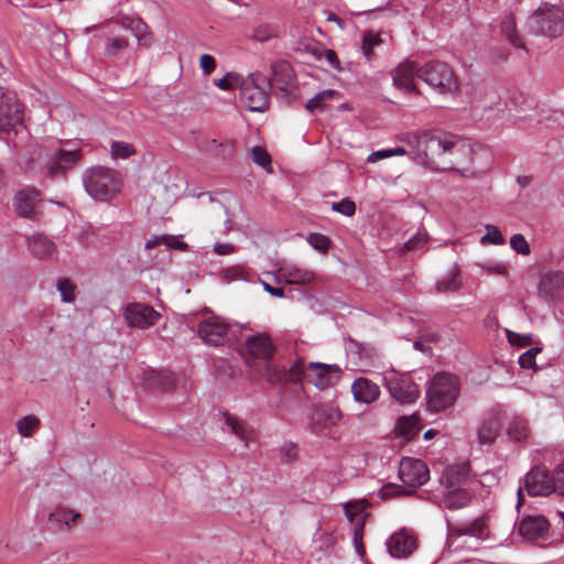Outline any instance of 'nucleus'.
<instances>
[{"label": "nucleus", "mask_w": 564, "mask_h": 564, "mask_svg": "<svg viewBox=\"0 0 564 564\" xmlns=\"http://www.w3.org/2000/svg\"><path fill=\"white\" fill-rule=\"evenodd\" d=\"M419 421L420 417L416 414L400 417L395 426L397 434L408 440L413 438L420 430Z\"/></svg>", "instance_id": "nucleus-35"}, {"label": "nucleus", "mask_w": 564, "mask_h": 564, "mask_svg": "<svg viewBox=\"0 0 564 564\" xmlns=\"http://www.w3.org/2000/svg\"><path fill=\"white\" fill-rule=\"evenodd\" d=\"M83 158L79 149H58L52 153L37 154L36 161L39 169L45 171L48 176L63 175L67 170L76 165Z\"/></svg>", "instance_id": "nucleus-10"}, {"label": "nucleus", "mask_w": 564, "mask_h": 564, "mask_svg": "<svg viewBox=\"0 0 564 564\" xmlns=\"http://www.w3.org/2000/svg\"><path fill=\"white\" fill-rule=\"evenodd\" d=\"M539 296L544 301H557L564 296V272L544 274L538 286Z\"/></svg>", "instance_id": "nucleus-20"}, {"label": "nucleus", "mask_w": 564, "mask_h": 564, "mask_svg": "<svg viewBox=\"0 0 564 564\" xmlns=\"http://www.w3.org/2000/svg\"><path fill=\"white\" fill-rule=\"evenodd\" d=\"M384 383L391 397L400 403L414 402L420 394L417 384L410 378L399 376L394 371L384 377Z\"/></svg>", "instance_id": "nucleus-11"}, {"label": "nucleus", "mask_w": 564, "mask_h": 564, "mask_svg": "<svg viewBox=\"0 0 564 564\" xmlns=\"http://www.w3.org/2000/svg\"><path fill=\"white\" fill-rule=\"evenodd\" d=\"M399 477L405 486L415 488L430 479V469L421 459L403 457L399 466Z\"/></svg>", "instance_id": "nucleus-12"}, {"label": "nucleus", "mask_w": 564, "mask_h": 564, "mask_svg": "<svg viewBox=\"0 0 564 564\" xmlns=\"http://www.w3.org/2000/svg\"><path fill=\"white\" fill-rule=\"evenodd\" d=\"M235 250L231 243H217L214 246V251L220 256H227L232 253Z\"/></svg>", "instance_id": "nucleus-62"}, {"label": "nucleus", "mask_w": 564, "mask_h": 564, "mask_svg": "<svg viewBox=\"0 0 564 564\" xmlns=\"http://www.w3.org/2000/svg\"><path fill=\"white\" fill-rule=\"evenodd\" d=\"M502 427V411L499 408L492 409L482 417L477 429V440L480 445L491 446L498 437Z\"/></svg>", "instance_id": "nucleus-17"}, {"label": "nucleus", "mask_w": 564, "mask_h": 564, "mask_svg": "<svg viewBox=\"0 0 564 564\" xmlns=\"http://www.w3.org/2000/svg\"><path fill=\"white\" fill-rule=\"evenodd\" d=\"M229 324L218 316H212L199 323L198 334L206 345L221 346L228 339Z\"/></svg>", "instance_id": "nucleus-13"}, {"label": "nucleus", "mask_w": 564, "mask_h": 564, "mask_svg": "<svg viewBox=\"0 0 564 564\" xmlns=\"http://www.w3.org/2000/svg\"><path fill=\"white\" fill-rule=\"evenodd\" d=\"M333 209L345 216H352L356 212V205L351 199L344 198L338 203H334Z\"/></svg>", "instance_id": "nucleus-55"}, {"label": "nucleus", "mask_w": 564, "mask_h": 564, "mask_svg": "<svg viewBox=\"0 0 564 564\" xmlns=\"http://www.w3.org/2000/svg\"><path fill=\"white\" fill-rule=\"evenodd\" d=\"M462 285V282L459 280V270L458 268H454L451 273L436 283V292L437 293H447V292H455L457 291Z\"/></svg>", "instance_id": "nucleus-38"}, {"label": "nucleus", "mask_w": 564, "mask_h": 564, "mask_svg": "<svg viewBox=\"0 0 564 564\" xmlns=\"http://www.w3.org/2000/svg\"><path fill=\"white\" fill-rule=\"evenodd\" d=\"M22 105L15 97L4 94L0 89V130L15 128L23 122Z\"/></svg>", "instance_id": "nucleus-16"}, {"label": "nucleus", "mask_w": 564, "mask_h": 564, "mask_svg": "<svg viewBox=\"0 0 564 564\" xmlns=\"http://www.w3.org/2000/svg\"><path fill=\"white\" fill-rule=\"evenodd\" d=\"M419 78L440 94H454L459 90V82L454 69L444 62L425 63L421 66Z\"/></svg>", "instance_id": "nucleus-7"}, {"label": "nucleus", "mask_w": 564, "mask_h": 564, "mask_svg": "<svg viewBox=\"0 0 564 564\" xmlns=\"http://www.w3.org/2000/svg\"><path fill=\"white\" fill-rule=\"evenodd\" d=\"M217 87L223 90H230L232 88L231 75L226 74L221 79L216 83Z\"/></svg>", "instance_id": "nucleus-64"}, {"label": "nucleus", "mask_w": 564, "mask_h": 564, "mask_svg": "<svg viewBox=\"0 0 564 564\" xmlns=\"http://www.w3.org/2000/svg\"><path fill=\"white\" fill-rule=\"evenodd\" d=\"M253 161L262 167L270 165L271 158L267 150L262 147H254L252 149Z\"/></svg>", "instance_id": "nucleus-56"}, {"label": "nucleus", "mask_w": 564, "mask_h": 564, "mask_svg": "<svg viewBox=\"0 0 564 564\" xmlns=\"http://www.w3.org/2000/svg\"><path fill=\"white\" fill-rule=\"evenodd\" d=\"M339 96L340 94L337 90H323L315 95L313 98L308 99L305 105V108L310 112L324 111L328 108V101L333 100L334 98H339Z\"/></svg>", "instance_id": "nucleus-32"}, {"label": "nucleus", "mask_w": 564, "mask_h": 564, "mask_svg": "<svg viewBox=\"0 0 564 564\" xmlns=\"http://www.w3.org/2000/svg\"><path fill=\"white\" fill-rule=\"evenodd\" d=\"M160 314L150 305L131 303L124 308V319L131 327L147 328L159 319Z\"/></svg>", "instance_id": "nucleus-18"}, {"label": "nucleus", "mask_w": 564, "mask_h": 564, "mask_svg": "<svg viewBox=\"0 0 564 564\" xmlns=\"http://www.w3.org/2000/svg\"><path fill=\"white\" fill-rule=\"evenodd\" d=\"M550 523L543 516H528L519 524V533L528 540L542 544L546 541Z\"/></svg>", "instance_id": "nucleus-19"}, {"label": "nucleus", "mask_w": 564, "mask_h": 564, "mask_svg": "<svg viewBox=\"0 0 564 564\" xmlns=\"http://www.w3.org/2000/svg\"><path fill=\"white\" fill-rule=\"evenodd\" d=\"M340 373L341 370L336 365L311 362L305 366L301 359L295 360L289 370L291 380H305L322 390L334 386L339 380Z\"/></svg>", "instance_id": "nucleus-5"}, {"label": "nucleus", "mask_w": 564, "mask_h": 564, "mask_svg": "<svg viewBox=\"0 0 564 564\" xmlns=\"http://www.w3.org/2000/svg\"><path fill=\"white\" fill-rule=\"evenodd\" d=\"M552 476L554 481V492L564 496V464L560 465Z\"/></svg>", "instance_id": "nucleus-57"}, {"label": "nucleus", "mask_w": 564, "mask_h": 564, "mask_svg": "<svg viewBox=\"0 0 564 564\" xmlns=\"http://www.w3.org/2000/svg\"><path fill=\"white\" fill-rule=\"evenodd\" d=\"M134 154V149L131 144L120 141H115L111 144V155L115 159H128Z\"/></svg>", "instance_id": "nucleus-44"}, {"label": "nucleus", "mask_w": 564, "mask_h": 564, "mask_svg": "<svg viewBox=\"0 0 564 564\" xmlns=\"http://www.w3.org/2000/svg\"><path fill=\"white\" fill-rule=\"evenodd\" d=\"M274 346L268 334H256L246 338L241 350L246 362L252 367L259 361L262 366L257 370V375L264 377L270 381L280 379L282 370L272 365L270 358L273 356Z\"/></svg>", "instance_id": "nucleus-2"}, {"label": "nucleus", "mask_w": 564, "mask_h": 564, "mask_svg": "<svg viewBox=\"0 0 564 564\" xmlns=\"http://www.w3.org/2000/svg\"><path fill=\"white\" fill-rule=\"evenodd\" d=\"M271 80L260 74L253 73L246 78L240 87V101L250 111L263 112L270 105Z\"/></svg>", "instance_id": "nucleus-6"}, {"label": "nucleus", "mask_w": 564, "mask_h": 564, "mask_svg": "<svg viewBox=\"0 0 564 564\" xmlns=\"http://www.w3.org/2000/svg\"><path fill=\"white\" fill-rule=\"evenodd\" d=\"M308 242L314 249L323 253H326L332 245L330 239L322 234H312L308 237Z\"/></svg>", "instance_id": "nucleus-46"}, {"label": "nucleus", "mask_w": 564, "mask_h": 564, "mask_svg": "<svg viewBox=\"0 0 564 564\" xmlns=\"http://www.w3.org/2000/svg\"><path fill=\"white\" fill-rule=\"evenodd\" d=\"M221 147L218 148L217 155L223 159L229 158L235 151V142L232 140L220 141Z\"/></svg>", "instance_id": "nucleus-60"}, {"label": "nucleus", "mask_w": 564, "mask_h": 564, "mask_svg": "<svg viewBox=\"0 0 564 564\" xmlns=\"http://www.w3.org/2000/svg\"><path fill=\"white\" fill-rule=\"evenodd\" d=\"M531 497H543L554 492L553 476L544 466L533 467L524 477L523 486L517 491V509L524 503L523 490Z\"/></svg>", "instance_id": "nucleus-9"}, {"label": "nucleus", "mask_w": 564, "mask_h": 564, "mask_svg": "<svg viewBox=\"0 0 564 564\" xmlns=\"http://www.w3.org/2000/svg\"><path fill=\"white\" fill-rule=\"evenodd\" d=\"M500 33L513 47L527 51L524 37L519 32L516 17L512 13L501 20Z\"/></svg>", "instance_id": "nucleus-29"}, {"label": "nucleus", "mask_w": 564, "mask_h": 564, "mask_svg": "<svg viewBox=\"0 0 564 564\" xmlns=\"http://www.w3.org/2000/svg\"><path fill=\"white\" fill-rule=\"evenodd\" d=\"M542 348L533 347L519 357V365L523 369H535V357Z\"/></svg>", "instance_id": "nucleus-45"}, {"label": "nucleus", "mask_w": 564, "mask_h": 564, "mask_svg": "<svg viewBox=\"0 0 564 564\" xmlns=\"http://www.w3.org/2000/svg\"><path fill=\"white\" fill-rule=\"evenodd\" d=\"M487 234L481 238V243H492V245H502L505 243V238L499 231V229L495 226L488 225Z\"/></svg>", "instance_id": "nucleus-51"}, {"label": "nucleus", "mask_w": 564, "mask_h": 564, "mask_svg": "<svg viewBox=\"0 0 564 564\" xmlns=\"http://www.w3.org/2000/svg\"><path fill=\"white\" fill-rule=\"evenodd\" d=\"M412 138L415 141L417 151L427 160L432 161L447 153L453 155V159L449 161L451 170H455L457 165L471 160L473 151L469 144L455 135L444 132L431 133L422 131L414 133Z\"/></svg>", "instance_id": "nucleus-1"}, {"label": "nucleus", "mask_w": 564, "mask_h": 564, "mask_svg": "<svg viewBox=\"0 0 564 564\" xmlns=\"http://www.w3.org/2000/svg\"><path fill=\"white\" fill-rule=\"evenodd\" d=\"M404 154H405V150L401 147L394 148V149H388V150H380V151H376V152H372L371 154H369L368 162L375 163L379 160L388 159V158H391L394 155H404Z\"/></svg>", "instance_id": "nucleus-48"}, {"label": "nucleus", "mask_w": 564, "mask_h": 564, "mask_svg": "<svg viewBox=\"0 0 564 564\" xmlns=\"http://www.w3.org/2000/svg\"><path fill=\"white\" fill-rule=\"evenodd\" d=\"M506 333H507L508 341L512 346L525 347V346H529L532 344V338L530 335H522V334H519V333H516V332H512L509 329H507Z\"/></svg>", "instance_id": "nucleus-53"}, {"label": "nucleus", "mask_w": 564, "mask_h": 564, "mask_svg": "<svg viewBox=\"0 0 564 564\" xmlns=\"http://www.w3.org/2000/svg\"><path fill=\"white\" fill-rule=\"evenodd\" d=\"M508 435L511 440L520 442L529 436V426L524 419L516 416L508 426Z\"/></svg>", "instance_id": "nucleus-39"}, {"label": "nucleus", "mask_w": 564, "mask_h": 564, "mask_svg": "<svg viewBox=\"0 0 564 564\" xmlns=\"http://www.w3.org/2000/svg\"><path fill=\"white\" fill-rule=\"evenodd\" d=\"M458 393L454 376L437 373L427 390V404L432 411L438 412L452 406Z\"/></svg>", "instance_id": "nucleus-8"}, {"label": "nucleus", "mask_w": 564, "mask_h": 564, "mask_svg": "<svg viewBox=\"0 0 564 564\" xmlns=\"http://www.w3.org/2000/svg\"><path fill=\"white\" fill-rule=\"evenodd\" d=\"M451 491L444 497L443 505L451 510L460 509L469 503L470 496L460 488H449Z\"/></svg>", "instance_id": "nucleus-36"}, {"label": "nucleus", "mask_w": 564, "mask_h": 564, "mask_svg": "<svg viewBox=\"0 0 564 564\" xmlns=\"http://www.w3.org/2000/svg\"><path fill=\"white\" fill-rule=\"evenodd\" d=\"M489 520L488 517L481 516L471 522H459L448 524V538L457 539L463 535H469L479 540L489 538Z\"/></svg>", "instance_id": "nucleus-15"}, {"label": "nucleus", "mask_w": 564, "mask_h": 564, "mask_svg": "<svg viewBox=\"0 0 564 564\" xmlns=\"http://www.w3.org/2000/svg\"><path fill=\"white\" fill-rule=\"evenodd\" d=\"M398 492L399 487L397 485L387 484L380 489L379 495L382 499H389L394 497Z\"/></svg>", "instance_id": "nucleus-61"}, {"label": "nucleus", "mask_w": 564, "mask_h": 564, "mask_svg": "<svg viewBox=\"0 0 564 564\" xmlns=\"http://www.w3.org/2000/svg\"><path fill=\"white\" fill-rule=\"evenodd\" d=\"M281 458L282 460L290 463L295 459L297 455V446L293 443H285L281 449Z\"/></svg>", "instance_id": "nucleus-59"}, {"label": "nucleus", "mask_w": 564, "mask_h": 564, "mask_svg": "<svg viewBox=\"0 0 564 564\" xmlns=\"http://www.w3.org/2000/svg\"><path fill=\"white\" fill-rule=\"evenodd\" d=\"M416 539L406 530H400L392 534L388 541V551L397 558L408 557L416 549Z\"/></svg>", "instance_id": "nucleus-22"}, {"label": "nucleus", "mask_w": 564, "mask_h": 564, "mask_svg": "<svg viewBox=\"0 0 564 564\" xmlns=\"http://www.w3.org/2000/svg\"><path fill=\"white\" fill-rule=\"evenodd\" d=\"M26 246L32 256L39 259H52L57 253L56 245L39 232L28 237Z\"/></svg>", "instance_id": "nucleus-26"}, {"label": "nucleus", "mask_w": 564, "mask_h": 564, "mask_svg": "<svg viewBox=\"0 0 564 564\" xmlns=\"http://www.w3.org/2000/svg\"><path fill=\"white\" fill-rule=\"evenodd\" d=\"M145 251L149 257L164 261L172 258V251L176 249V236L160 235L145 242Z\"/></svg>", "instance_id": "nucleus-23"}, {"label": "nucleus", "mask_w": 564, "mask_h": 564, "mask_svg": "<svg viewBox=\"0 0 564 564\" xmlns=\"http://www.w3.org/2000/svg\"><path fill=\"white\" fill-rule=\"evenodd\" d=\"M382 40L380 34L373 33L372 31H367L362 35L361 41V51L367 59H371L373 56L375 47L381 45Z\"/></svg>", "instance_id": "nucleus-40"}, {"label": "nucleus", "mask_w": 564, "mask_h": 564, "mask_svg": "<svg viewBox=\"0 0 564 564\" xmlns=\"http://www.w3.org/2000/svg\"><path fill=\"white\" fill-rule=\"evenodd\" d=\"M117 22L134 35L140 46L150 45L151 40L148 34V25L140 18L122 17Z\"/></svg>", "instance_id": "nucleus-31"}, {"label": "nucleus", "mask_w": 564, "mask_h": 564, "mask_svg": "<svg viewBox=\"0 0 564 564\" xmlns=\"http://www.w3.org/2000/svg\"><path fill=\"white\" fill-rule=\"evenodd\" d=\"M224 422L230 432L239 438L246 447H249V444L256 440L257 433L253 427L236 415L225 413Z\"/></svg>", "instance_id": "nucleus-27"}, {"label": "nucleus", "mask_w": 564, "mask_h": 564, "mask_svg": "<svg viewBox=\"0 0 564 564\" xmlns=\"http://www.w3.org/2000/svg\"><path fill=\"white\" fill-rule=\"evenodd\" d=\"M56 289L61 294V299L64 303H73L75 301V285L70 280L61 278L57 281Z\"/></svg>", "instance_id": "nucleus-43"}, {"label": "nucleus", "mask_w": 564, "mask_h": 564, "mask_svg": "<svg viewBox=\"0 0 564 564\" xmlns=\"http://www.w3.org/2000/svg\"><path fill=\"white\" fill-rule=\"evenodd\" d=\"M83 185L94 200L109 202L120 193L122 181L117 171L95 166L84 172Z\"/></svg>", "instance_id": "nucleus-3"}, {"label": "nucleus", "mask_w": 564, "mask_h": 564, "mask_svg": "<svg viewBox=\"0 0 564 564\" xmlns=\"http://www.w3.org/2000/svg\"><path fill=\"white\" fill-rule=\"evenodd\" d=\"M469 473L467 464L451 466L444 474V480L448 488H459Z\"/></svg>", "instance_id": "nucleus-34"}, {"label": "nucleus", "mask_w": 564, "mask_h": 564, "mask_svg": "<svg viewBox=\"0 0 564 564\" xmlns=\"http://www.w3.org/2000/svg\"><path fill=\"white\" fill-rule=\"evenodd\" d=\"M193 142L196 147L206 152H213L217 155L218 148L221 147L220 141L210 138L203 132H193Z\"/></svg>", "instance_id": "nucleus-41"}, {"label": "nucleus", "mask_w": 564, "mask_h": 564, "mask_svg": "<svg viewBox=\"0 0 564 564\" xmlns=\"http://www.w3.org/2000/svg\"><path fill=\"white\" fill-rule=\"evenodd\" d=\"M142 386L150 391L166 390L170 386L165 376L154 369L143 371Z\"/></svg>", "instance_id": "nucleus-33"}, {"label": "nucleus", "mask_w": 564, "mask_h": 564, "mask_svg": "<svg viewBox=\"0 0 564 564\" xmlns=\"http://www.w3.org/2000/svg\"><path fill=\"white\" fill-rule=\"evenodd\" d=\"M41 202V194L37 189L26 187L19 191L14 196L17 213L24 218H34L37 204Z\"/></svg>", "instance_id": "nucleus-24"}, {"label": "nucleus", "mask_w": 564, "mask_h": 564, "mask_svg": "<svg viewBox=\"0 0 564 564\" xmlns=\"http://www.w3.org/2000/svg\"><path fill=\"white\" fill-rule=\"evenodd\" d=\"M325 59L328 62V64L335 68H338L339 59L337 57V54L333 50H326L324 52Z\"/></svg>", "instance_id": "nucleus-63"}, {"label": "nucleus", "mask_w": 564, "mask_h": 564, "mask_svg": "<svg viewBox=\"0 0 564 564\" xmlns=\"http://www.w3.org/2000/svg\"><path fill=\"white\" fill-rule=\"evenodd\" d=\"M78 517L79 513L61 509L51 513L50 519L55 522L64 523L68 527L72 522H75Z\"/></svg>", "instance_id": "nucleus-50"}, {"label": "nucleus", "mask_w": 564, "mask_h": 564, "mask_svg": "<svg viewBox=\"0 0 564 564\" xmlns=\"http://www.w3.org/2000/svg\"><path fill=\"white\" fill-rule=\"evenodd\" d=\"M341 413L337 408L323 405L315 408L312 414V425L315 431H322L338 423Z\"/></svg>", "instance_id": "nucleus-28"}, {"label": "nucleus", "mask_w": 564, "mask_h": 564, "mask_svg": "<svg viewBox=\"0 0 564 564\" xmlns=\"http://www.w3.org/2000/svg\"><path fill=\"white\" fill-rule=\"evenodd\" d=\"M510 246L516 252L520 254L527 256L530 253V246L525 238L520 234H516L511 237Z\"/></svg>", "instance_id": "nucleus-52"}, {"label": "nucleus", "mask_w": 564, "mask_h": 564, "mask_svg": "<svg viewBox=\"0 0 564 564\" xmlns=\"http://www.w3.org/2000/svg\"><path fill=\"white\" fill-rule=\"evenodd\" d=\"M427 242V234L426 232H417L414 237L409 239L403 247L404 251H415L423 249Z\"/></svg>", "instance_id": "nucleus-49"}, {"label": "nucleus", "mask_w": 564, "mask_h": 564, "mask_svg": "<svg viewBox=\"0 0 564 564\" xmlns=\"http://www.w3.org/2000/svg\"><path fill=\"white\" fill-rule=\"evenodd\" d=\"M421 66L412 61L400 63L392 72L393 85L406 93L420 95L421 91L415 84V77L419 78Z\"/></svg>", "instance_id": "nucleus-14"}, {"label": "nucleus", "mask_w": 564, "mask_h": 564, "mask_svg": "<svg viewBox=\"0 0 564 564\" xmlns=\"http://www.w3.org/2000/svg\"><path fill=\"white\" fill-rule=\"evenodd\" d=\"M127 46V41L121 37H107L105 54L108 56H113L122 51Z\"/></svg>", "instance_id": "nucleus-47"}, {"label": "nucleus", "mask_w": 564, "mask_h": 564, "mask_svg": "<svg viewBox=\"0 0 564 564\" xmlns=\"http://www.w3.org/2000/svg\"><path fill=\"white\" fill-rule=\"evenodd\" d=\"M275 36V30L269 24H262L253 30V39L259 42H265Z\"/></svg>", "instance_id": "nucleus-54"}, {"label": "nucleus", "mask_w": 564, "mask_h": 564, "mask_svg": "<svg viewBox=\"0 0 564 564\" xmlns=\"http://www.w3.org/2000/svg\"><path fill=\"white\" fill-rule=\"evenodd\" d=\"M279 275L288 284H310L315 280V273L308 269L295 264H286L279 270Z\"/></svg>", "instance_id": "nucleus-30"}, {"label": "nucleus", "mask_w": 564, "mask_h": 564, "mask_svg": "<svg viewBox=\"0 0 564 564\" xmlns=\"http://www.w3.org/2000/svg\"><path fill=\"white\" fill-rule=\"evenodd\" d=\"M40 420L34 415H26L17 423L18 432L23 437L32 435L33 431L39 426Z\"/></svg>", "instance_id": "nucleus-42"}, {"label": "nucleus", "mask_w": 564, "mask_h": 564, "mask_svg": "<svg viewBox=\"0 0 564 564\" xmlns=\"http://www.w3.org/2000/svg\"><path fill=\"white\" fill-rule=\"evenodd\" d=\"M272 80L275 82L281 89H286V87L292 82V72L289 63L286 62H276L272 65Z\"/></svg>", "instance_id": "nucleus-37"}, {"label": "nucleus", "mask_w": 564, "mask_h": 564, "mask_svg": "<svg viewBox=\"0 0 564 564\" xmlns=\"http://www.w3.org/2000/svg\"><path fill=\"white\" fill-rule=\"evenodd\" d=\"M527 33L557 37L564 31V13L556 4L541 3L527 19Z\"/></svg>", "instance_id": "nucleus-4"}, {"label": "nucleus", "mask_w": 564, "mask_h": 564, "mask_svg": "<svg viewBox=\"0 0 564 564\" xmlns=\"http://www.w3.org/2000/svg\"><path fill=\"white\" fill-rule=\"evenodd\" d=\"M365 510L366 505L362 501L348 502L345 506V514L354 523V541L360 555L365 554V547L361 542L366 518Z\"/></svg>", "instance_id": "nucleus-21"}, {"label": "nucleus", "mask_w": 564, "mask_h": 564, "mask_svg": "<svg viewBox=\"0 0 564 564\" xmlns=\"http://www.w3.org/2000/svg\"><path fill=\"white\" fill-rule=\"evenodd\" d=\"M354 399L360 403L371 404L380 397V388L367 378H358L351 384Z\"/></svg>", "instance_id": "nucleus-25"}, {"label": "nucleus", "mask_w": 564, "mask_h": 564, "mask_svg": "<svg viewBox=\"0 0 564 564\" xmlns=\"http://www.w3.org/2000/svg\"><path fill=\"white\" fill-rule=\"evenodd\" d=\"M199 66L205 75H210L216 68V59L209 54H203L199 58Z\"/></svg>", "instance_id": "nucleus-58"}]
</instances>
